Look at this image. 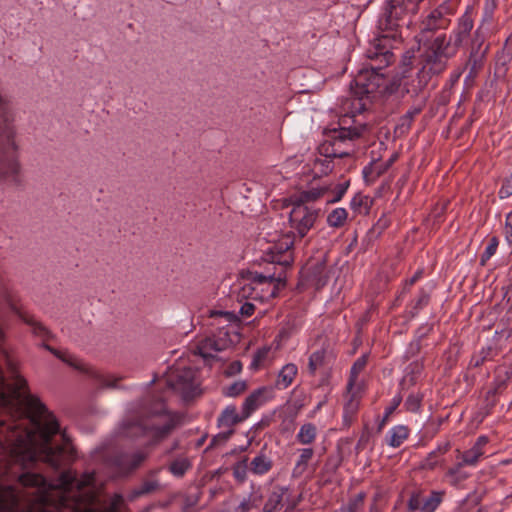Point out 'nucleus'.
<instances>
[{"mask_svg":"<svg viewBox=\"0 0 512 512\" xmlns=\"http://www.w3.org/2000/svg\"><path fill=\"white\" fill-rule=\"evenodd\" d=\"M450 449V443H444L438 446V448L430 452L427 458L424 460L423 467L427 469H433L438 464L439 456L445 454Z\"/></svg>","mask_w":512,"mask_h":512,"instance_id":"nucleus-37","label":"nucleus"},{"mask_svg":"<svg viewBox=\"0 0 512 512\" xmlns=\"http://www.w3.org/2000/svg\"><path fill=\"white\" fill-rule=\"evenodd\" d=\"M482 455L483 450H480L479 446H473L462 454V462L464 465H475Z\"/></svg>","mask_w":512,"mask_h":512,"instance_id":"nucleus-44","label":"nucleus"},{"mask_svg":"<svg viewBox=\"0 0 512 512\" xmlns=\"http://www.w3.org/2000/svg\"><path fill=\"white\" fill-rule=\"evenodd\" d=\"M297 366L293 363H288L279 371L275 387L279 390L286 389L290 386L297 375Z\"/></svg>","mask_w":512,"mask_h":512,"instance_id":"nucleus-29","label":"nucleus"},{"mask_svg":"<svg viewBox=\"0 0 512 512\" xmlns=\"http://www.w3.org/2000/svg\"><path fill=\"white\" fill-rule=\"evenodd\" d=\"M407 69L402 72V97L404 95H410L411 97H417L428 85L431 75L421 68L417 74L409 79L406 75Z\"/></svg>","mask_w":512,"mask_h":512,"instance_id":"nucleus-16","label":"nucleus"},{"mask_svg":"<svg viewBox=\"0 0 512 512\" xmlns=\"http://www.w3.org/2000/svg\"><path fill=\"white\" fill-rule=\"evenodd\" d=\"M447 22V19L443 18L440 12L433 11L427 17L426 21L423 22L422 33L444 28L447 25Z\"/></svg>","mask_w":512,"mask_h":512,"instance_id":"nucleus-32","label":"nucleus"},{"mask_svg":"<svg viewBox=\"0 0 512 512\" xmlns=\"http://www.w3.org/2000/svg\"><path fill=\"white\" fill-rule=\"evenodd\" d=\"M195 375L192 368L176 370L169 375L167 385L175 392L180 393L184 400L193 399L198 394Z\"/></svg>","mask_w":512,"mask_h":512,"instance_id":"nucleus-10","label":"nucleus"},{"mask_svg":"<svg viewBox=\"0 0 512 512\" xmlns=\"http://www.w3.org/2000/svg\"><path fill=\"white\" fill-rule=\"evenodd\" d=\"M422 398L423 397L420 394H410L404 403L405 408L410 412L419 411Z\"/></svg>","mask_w":512,"mask_h":512,"instance_id":"nucleus-49","label":"nucleus"},{"mask_svg":"<svg viewBox=\"0 0 512 512\" xmlns=\"http://www.w3.org/2000/svg\"><path fill=\"white\" fill-rule=\"evenodd\" d=\"M273 468L272 459L266 455L263 448L249 464V471L254 475L262 476L267 474Z\"/></svg>","mask_w":512,"mask_h":512,"instance_id":"nucleus-26","label":"nucleus"},{"mask_svg":"<svg viewBox=\"0 0 512 512\" xmlns=\"http://www.w3.org/2000/svg\"><path fill=\"white\" fill-rule=\"evenodd\" d=\"M247 389V384L245 381H235L229 386L223 388V395L227 397H236L242 394Z\"/></svg>","mask_w":512,"mask_h":512,"instance_id":"nucleus-45","label":"nucleus"},{"mask_svg":"<svg viewBox=\"0 0 512 512\" xmlns=\"http://www.w3.org/2000/svg\"><path fill=\"white\" fill-rule=\"evenodd\" d=\"M422 276V271L418 270L409 280L406 281V286H412L418 281Z\"/></svg>","mask_w":512,"mask_h":512,"instance_id":"nucleus-64","label":"nucleus"},{"mask_svg":"<svg viewBox=\"0 0 512 512\" xmlns=\"http://www.w3.org/2000/svg\"><path fill=\"white\" fill-rule=\"evenodd\" d=\"M402 77L388 79L384 76V83L381 85L378 97H388L397 93L402 94Z\"/></svg>","mask_w":512,"mask_h":512,"instance_id":"nucleus-30","label":"nucleus"},{"mask_svg":"<svg viewBox=\"0 0 512 512\" xmlns=\"http://www.w3.org/2000/svg\"><path fill=\"white\" fill-rule=\"evenodd\" d=\"M365 126L340 127L330 131L329 144H324L322 149L327 158H343L353 152V142L360 138Z\"/></svg>","mask_w":512,"mask_h":512,"instance_id":"nucleus-5","label":"nucleus"},{"mask_svg":"<svg viewBox=\"0 0 512 512\" xmlns=\"http://www.w3.org/2000/svg\"><path fill=\"white\" fill-rule=\"evenodd\" d=\"M367 360H368L367 355H363V356L359 357L352 365L351 370H350L349 380H348L347 387H346L347 393H350L352 390H354L358 375L365 368V366L367 364Z\"/></svg>","mask_w":512,"mask_h":512,"instance_id":"nucleus-31","label":"nucleus"},{"mask_svg":"<svg viewBox=\"0 0 512 512\" xmlns=\"http://www.w3.org/2000/svg\"><path fill=\"white\" fill-rule=\"evenodd\" d=\"M21 494L13 485L0 486V512H34L33 510H20L19 504ZM37 512H49L48 510H38Z\"/></svg>","mask_w":512,"mask_h":512,"instance_id":"nucleus-14","label":"nucleus"},{"mask_svg":"<svg viewBox=\"0 0 512 512\" xmlns=\"http://www.w3.org/2000/svg\"><path fill=\"white\" fill-rule=\"evenodd\" d=\"M422 365L419 362H413L408 365L406 368V373H410V375L418 376L421 373Z\"/></svg>","mask_w":512,"mask_h":512,"instance_id":"nucleus-61","label":"nucleus"},{"mask_svg":"<svg viewBox=\"0 0 512 512\" xmlns=\"http://www.w3.org/2000/svg\"><path fill=\"white\" fill-rule=\"evenodd\" d=\"M424 331L421 332V330L418 331V337L417 339L413 340L410 345H409V348L407 350V354L411 357L413 356H416L420 351H421V348H422V345H421V339L423 337L426 336V334L432 329L431 327H426V328H423Z\"/></svg>","mask_w":512,"mask_h":512,"instance_id":"nucleus-47","label":"nucleus"},{"mask_svg":"<svg viewBox=\"0 0 512 512\" xmlns=\"http://www.w3.org/2000/svg\"><path fill=\"white\" fill-rule=\"evenodd\" d=\"M11 308L26 324L32 328V333L35 336L43 340L52 339L54 337L52 332L41 322L37 321L33 316L21 312L14 305H12Z\"/></svg>","mask_w":512,"mask_h":512,"instance_id":"nucleus-21","label":"nucleus"},{"mask_svg":"<svg viewBox=\"0 0 512 512\" xmlns=\"http://www.w3.org/2000/svg\"><path fill=\"white\" fill-rule=\"evenodd\" d=\"M316 427L312 423H306L301 426L297 434V440L301 444H310L315 440Z\"/></svg>","mask_w":512,"mask_h":512,"instance_id":"nucleus-39","label":"nucleus"},{"mask_svg":"<svg viewBox=\"0 0 512 512\" xmlns=\"http://www.w3.org/2000/svg\"><path fill=\"white\" fill-rule=\"evenodd\" d=\"M497 247L498 239L496 237H492L483 254L481 255V264H485V262L496 253Z\"/></svg>","mask_w":512,"mask_h":512,"instance_id":"nucleus-51","label":"nucleus"},{"mask_svg":"<svg viewBox=\"0 0 512 512\" xmlns=\"http://www.w3.org/2000/svg\"><path fill=\"white\" fill-rule=\"evenodd\" d=\"M296 239L290 235H285L280 241L270 245L263 255V259L275 267H283L286 272L287 268L293 263L292 247Z\"/></svg>","mask_w":512,"mask_h":512,"instance_id":"nucleus-9","label":"nucleus"},{"mask_svg":"<svg viewBox=\"0 0 512 512\" xmlns=\"http://www.w3.org/2000/svg\"><path fill=\"white\" fill-rule=\"evenodd\" d=\"M473 28V20L468 14H464L460 19L457 28L447 38L460 48L463 41L470 34Z\"/></svg>","mask_w":512,"mask_h":512,"instance_id":"nucleus-22","label":"nucleus"},{"mask_svg":"<svg viewBox=\"0 0 512 512\" xmlns=\"http://www.w3.org/2000/svg\"><path fill=\"white\" fill-rule=\"evenodd\" d=\"M423 109V106H417L409 109L401 118L402 125L410 126L414 117L418 115Z\"/></svg>","mask_w":512,"mask_h":512,"instance_id":"nucleus-54","label":"nucleus"},{"mask_svg":"<svg viewBox=\"0 0 512 512\" xmlns=\"http://www.w3.org/2000/svg\"><path fill=\"white\" fill-rule=\"evenodd\" d=\"M349 399L344 405V418L347 420L351 419L357 412L359 408V399L356 397V393L352 390L348 393Z\"/></svg>","mask_w":512,"mask_h":512,"instance_id":"nucleus-42","label":"nucleus"},{"mask_svg":"<svg viewBox=\"0 0 512 512\" xmlns=\"http://www.w3.org/2000/svg\"><path fill=\"white\" fill-rule=\"evenodd\" d=\"M459 51L451 38L442 33L423 44V51L420 55L422 69L431 76L442 74L448 67V63Z\"/></svg>","mask_w":512,"mask_h":512,"instance_id":"nucleus-4","label":"nucleus"},{"mask_svg":"<svg viewBox=\"0 0 512 512\" xmlns=\"http://www.w3.org/2000/svg\"><path fill=\"white\" fill-rule=\"evenodd\" d=\"M348 217V213L344 208H336L332 210L327 216V223L331 227L339 228L342 227Z\"/></svg>","mask_w":512,"mask_h":512,"instance_id":"nucleus-38","label":"nucleus"},{"mask_svg":"<svg viewBox=\"0 0 512 512\" xmlns=\"http://www.w3.org/2000/svg\"><path fill=\"white\" fill-rule=\"evenodd\" d=\"M409 430L406 426H396L390 430V438L388 444L392 447H399L408 437Z\"/></svg>","mask_w":512,"mask_h":512,"instance_id":"nucleus-36","label":"nucleus"},{"mask_svg":"<svg viewBox=\"0 0 512 512\" xmlns=\"http://www.w3.org/2000/svg\"><path fill=\"white\" fill-rule=\"evenodd\" d=\"M331 191V186L323 185L320 187H312L308 190L301 191L294 198V204L307 205L308 203L314 202L323 198Z\"/></svg>","mask_w":512,"mask_h":512,"instance_id":"nucleus-23","label":"nucleus"},{"mask_svg":"<svg viewBox=\"0 0 512 512\" xmlns=\"http://www.w3.org/2000/svg\"><path fill=\"white\" fill-rule=\"evenodd\" d=\"M442 497L443 493L438 491H432L429 495L416 493L410 497L408 507L411 511L434 512L442 502Z\"/></svg>","mask_w":512,"mask_h":512,"instance_id":"nucleus-15","label":"nucleus"},{"mask_svg":"<svg viewBox=\"0 0 512 512\" xmlns=\"http://www.w3.org/2000/svg\"><path fill=\"white\" fill-rule=\"evenodd\" d=\"M233 434H234V429H228L226 431H222V432L216 434L211 439V442L207 449H212V448H215L219 445L226 443Z\"/></svg>","mask_w":512,"mask_h":512,"instance_id":"nucleus-48","label":"nucleus"},{"mask_svg":"<svg viewBox=\"0 0 512 512\" xmlns=\"http://www.w3.org/2000/svg\"><path fill=\"white\" fill-rule=\"evenodd\" d=\"M274 271H266L265 273L260 272H248V279L252 284L257 286L267 285L270 290H268V296L270 298H275L278 295L280 289H283L286 286V273L283 267H273Z\"/></svg>","mask_w":512,"mask_h":512,"instance_id":"nucleus-11","label":"nucleus"},{"mask_svg":"<svg viewBox=\"0 0 512 512\" xmlns=\"http://www.w3.org/2000/svg\"><path fill=\"white\" fill-rule=\"evenodd\" d=\"M191 468L190 461L185 457H180L173 460L168 466V470L176 477H183L184 474Z\"/></svg>","mask_w":512,"mask_h":512,"instance_id":"nucleus-35","label":"nucleus"},{"mask_svg":"<svg viewBox=\"0 0 512 512\" xmlns=\"http://www.w3.org/2000/svg\"><path fill=\"white\" fill-rule=\"evenodd\" d=\"M463 73V70L462 69H459L458 71L452 73L450 75V78L446 84V87L445 89L443 90V93L446 94L448 92H450V90L452 89V87L458 82L461 74Z\"/></svg>","mask_w":512,"mask_h":512,"instance_id":"nucleus-57","label":"nucleus"},{"mask_svg":"<svg viewBox=\"0 0 512 512\" xmlns=\"http://www.w3.org/2000/svg\"><path fill=\"white\" fill-rule=\"evenodd\" d=\"M42 347L45 350H47L50 353H52L54 356H56L58 359H60L64 363L68 364L69 366L74 367L76 369H82V367L78 363L77 358L74 357L73 355H71L69 353H66V352H61V351L55 349L54 347H52V346H50V345H48L46 343H43Z\"/></svg>","mask_w":512,"mask_h":512,"instance_id":"nucleus-34","label":"nucleus"},{"mask_svg":"<svg viewBox=\"0 0 512 512\" xmlns=\"http://www.w3.org/2000/svg\"><path fill=\"white\" fill-rule=\"evenodd\" d=\"M490 45L485 43V36L480 29L474 32L468 59L463 68V71L468 70L466 75V82H472L483 70Z\"/></svg>","mask_w":512,"mask_h":512,"instance_id":"nucleus-6","label":"nucleus"},{"mask_svg":"<svg viewBox=\"0 0 512 512\" xmlns=\"http://www.w3.org/2000/svg\"><path fill=\"white\" fill-rule=\"evenodd\" d=\"M331 355L329 346L325 345L312 352L308 362L309 373L314 375L319 368L327 365Z\"/></svg>","mask_w":512,"mask_h":512,"instance_id":"nucleus-24","label":"nucleus"},{"mask_svg":"<svg viewBox=\"0 0 512 512\" xmlns=\"http://www.w3.org/2000/svg\"><path fill=\"white\" fill-rule=\"evenodd\" d=\"M243 413H237V409L234 405L227 406L219 415L217 419L218 427H226L228 429H233V426L238 423L243 422L246 418H242Z\"/></svg>","mask_w":512,"mask_h":512,"instance_id":"nucleus-25","label":"nucleus"},{"mask_svg":"<svg viewBox=\"0 0 512 512\" xmlns=\"http://www.w3.org/2000/svg\"><path fill=\"white\" fill-rule=\"evenodd\" d=\"M398 157V153H393L384 163H377L376 161H373L369 166H366L363 169L364 178L368 179L370 177H380L397 161Z\"/></svg>","mask_w":512,"mask_h":512,"instance_id":"nucleus-27","label":"nucleus"},{"mask_svg":"<svg viewBox=\"0 0 512 512\" xmlns=\"http://www.w3.org/2000/svg\"><path fill=\"white\" fill-rule=\"evenodd\" d=\"M158 472H159V470L151 471L149 476L146 479H144L139 484V486H137L133 490L132 497L135 498V497L142 496V495H148V494H151V493L155 492L156 490H158L160 487V484H159L158 480L156 479V475Z\"/></svg>","mask_w":512,"mask_h":512,"instance_id":"nucleus-28","label":"nucleus"},{"mask_svg":"<svg viewBox=\"0 0 512 512\" xmlns=\"http://www.w3.org/2000/svg\"><path fill=\"white\" fill-rule=\"evenodd\" d=\"M429 300H430V295L427 292H425L424 290H421L417 300L414 303L413 314H417L419 310H421L422 308L427 306L429 303Z\"/></svg>","mask_w":512,"mask_h":512,"instance_id":"nucleus-52","label":"nucleus"},{"mask_svg":"<svg viewBox=\"0 0 512 512\" xmlns=\"http://www.w3.org/2000/svg\"><path fill=\"white\" fill-rule=\"evenodd\" d=\"M416 379V376L410 375V373H406L401 380L400 386L402 387V389L409 388L416 383Z\"/></svg>","mask_w":512,"mask_h":512,"instance_id":"nucleus-60","label":"nucleus"},{"mask_svg":"<svg viewBox=\"0 0 512 512\" xmlns=\"http://www.w3.org/2000/svg\"><path fill=\"white\" fill-rule=\"evenodd\" d=\"M255 311V305L250 302H245L241 305L239 314L243 317H250Z\"/></svg>","mask_w":512,"mask_h":512,"instance_id":"nucleus-58","label":"nucleus"},{"mask_svg":"<svg viewBox=\"0 0 512 512\" xmlns=\"http://www.w3.org/2000/svg\"><path fill=\"white\" fill-rule=\"evenodd\" d=\"M147 458V454L142 451L133 453H121L115 457V464L119 469L130 472L138 468Z\"/></svg>","mask_w":512,"mask_h":512,"instance_id":"nucleus-18","label":"nucleus"},{"mask_svg":"<svg viewBox=\"0 0 512 512\" xmlns=\"http://www.w3.org/2000/svg\"><path fill=\"white\" fill-rule=\"evenodd\" d=\"M319 215L320 209L293 203L289 222L294 239L302 240L305 238L308 232L314 227Z\"/></svg>","mask_w":512,"mask_h":512,"instance_id":"nucleus-8","label":"nucleus"},{"mask_svg":"<svg viewBox=\"0 0 512 512\" xmlns=\"http://www.w3.org/2000/svg\"><path fill=\"white\" fill-rule=\"evenodd\" d=\"M505 235L509 243L512 242V211L507 215L505 221Z\"/></svg>","mask_w":512,"mask_h":512,"instance_id":"nucleus-59","label":"nucleus"},{"mask_svg":"<svg viewBox=\"0 0 512 512\" xmlns=\"http://www.w3.org/2000/svg\"><path fill=\"white\" fill-rule=\"evenodd\" d=\"M21 171L14 114L8 99L0 94V179L19 187L23 184Z\"/></svg>","mask_w":512,"mask_h":512,"instance_id":"nucleus-3","label":"nucleus"},{"mask_svg":"<svg viewBox=\"0 0 512 512\" xmlns=\"http://www.w3.org/2000/svg\"><path fill=\"white\" fill-rule=\"evenodd\" d=\"M370 204L371 201L369 200V197L358 193L352 198L350 202V207L351 209L359 213H362V207H364L365 213H367L370 208Z\"/></svg>","mask_w":512,"mask_h":512,"instance_id":"nucleus-43","label":"nucleus"},{"mask_svg":"<svg viewBox=\"0 0 512 512\" xmlns=\"http://www.w3.org/2000/svg\"><path fill=\"white\" fill-rule=\"evenodd\" d=\"M11 308L26 324L32 328V333L35 336L43 340L52 339L54 337L52 332L41 322L37 321L33 316L21 312L14 305H12Z\"/></svg>","mask_w":512,"mask_h":512,"instance_id":"nucleus-20","label":"nucleus"},{"mask_svg":"<svg viewBox=\"0 0 512 512\" xmlns=\"http://www.w3.org/2000/svg\"><path fill=\"white\" fill-rule=\"evenodd\" d=\"M512 195V174L503 181L499 190L500 198H507Z\"/></svg>","mask_w":512,"mask_h":512,"instance_id":"nucleus-55","label":"nucleus"},{"mask_svg":"<svg viewBox=\"0 0 512 512\" xmlns=\"http://www.w3.org/2000/svg\"><path fill=\"white\" fill-rule=\"evenodd\" d=\"M221 316L225 318L227 322H235L238 320V316L234 312L229 311H211L210 317Z\"/></svg>","mask_w":512,"mask_h":512,"instance_id":"nucleus-56","label":"nucleus"},{"mask_svg":"<svg viewBox=\"0 0 512 512\" xmlns=\"http://www.w3.org/2000/svg\"><path fill=\"white\" fill-rule=\"evenodd\" d=\"M314 451L312 448H305L301 450V454L299 459L296 462L295 467L293 468V476L300 477L306 470L308 462L312 459Z\"/></svg>","mask_w":512,"mask_h":512,"instance_id":"nucleus-33","label":"nucleus"},{"mask_svg":"<svg viewBox=\"0 0 512 512\" xmlns=\"http://www.w3.org/2000/svg\"><path fill=\"white\" fill-rule=\"evenodd\" d=\"M295 506L296 501L292 497L290 490L287 487L275 486L269 495L263 512H274L283 509L284 512H290Z\"/></svg>","mask_w":512,"mask_h":512,"instance_id":"nucleus-12","label":"nucleus"},{"mask_svg":"<svg viewBox=\"0 0 512 512\" xmlns=\"http://www.w3.org/2000/svg\"><path fill=\"white\" fill-rule=\"evenodd\" d=\"M497 354L492 346L483 347L478 355H474L470 360V366L480 367L485 361L491 360Z\"/></svg>","mask_w":512,"mask_h":512,"instance_id":"nucleus-40","label":"nucleus"},{"mask_svg":"<svg viewBox=\"0 0 512 512\" xmlns=\"http://www.w3.org/2000/svg\"><path fill=\"white\" fill-rule=\"evenodd\" d=\"M512 60V46L507 42L496 54L494 76L497 79H504L508 72V65Z\"/></svg>","mask_w":512,"mask_h":512,"instance_id":"nucleus-19","label":"nucleus"},{"mask_svg":"<svg viewBox=\"0 0 512 512\" xmlns=\"http://www.w3.org/2000/svg\"><path fill=\"white\" fill-rule=\"evenodd\" d=\"M270 390L266 387H261L253 391L243 402L241 412L242 418H248L255 410L267 401L266 394Z\"/></svg>","mask_w":512,"mask_h":512,"instance_id":"nucleus-17","label":"nucleus"},{"mask_svg":"<svg viewBox=\"0 0 512 512\" xmlns=\"http://www.w3.org/2000/svg\"><path fill=\"white\" fill-rule=\"evenodd\" d=\"M405 9L402 4L390 1L384 9L383 14L378 20L379 34L374 38L371 45H374L376 40L387 36L388 41L385 42L390 49L392 48L391 40L396 38V30L402 25L403 15Z\"/></svg>","mask_w":512,"mask_h":512,"instance_id":"nucleus-7","label":"nucleus"},{"mask_svg":"<svg viewBox=\"0 0 512 512\" xmlns=\"http://www.w3.org/2000/svg\"><path fill=\"white\" fill-rule=\"evenodd\" d=\"M117 378H105L102 380V386L106 388H117Z\"/></svg>","mask_w":512,"mask_h":512,"instance_id":"nucleus-63","label":"nucleus"},{"mask_svg":"<svg viewBox=\"0 0 512 512\" xmlns=\"http://www.w3.org/2000/svg\"><path fill=\"white\" fill-rule=\"evenodd\" d=\"M387 41V36H384L376 40L374 45H370L366 50V56L377 64L361 69L351 83L349 108L353 116L364 113L372 101L378 98L381 85L384 83V74L380 73V70L394 59L390 46L383 43Z\"/></svg>","mask_w":512,"mask_h":512,"instance_id":"nucleus-1","label":"nucleus"},{"mask_svg":"<svg viewBox=\"0 0 512 512\" xmlns=\"http://www.w3.org/2000/svg\"><path fill=\"white\" fill-rule=\"evenodd\" d=\"M269 353V348L259 349L253 356V360L251 362V367L257 369L267 358Z\"/></svg>","mask_w":512,"mask_h":512,"instance_id":"nucleus-53","label":"nucleus"},{"mask_svg":"<svg viewBox=\"0 0 512 512\" xmlns=\"http://www.w3.org/2000/svg\"><path fill=\"white\" fill-rule=\"evenodd\" d=\"M349 186V181H346L344 183L337 184L335 188L333 189V196L330 198L328 197L326 199L327 203H335L342 199L344 194L346 193V190Z\"/></svg>","mask_w":512,"mask_h":512,"instance_id":"nucleus-50","label":"nucleus"},{"mask_svg":"<svg viewBox=\"0 0 512 512\" xmlns=\"http://www.w3.org/2000/svg\"><path fill=\"white\" fill-rule=\"evenodd\" d=\"M167 413L164 399L157 395H148L140 401L120 426V433L125 437H149L153 442L166 438L175 428L172 418L163 420Z\"/></svg>","mask_w":512,"mask_h":512,"instance_id":"nucleus-2","label":"nucleus"},{"mask_svg":"<svg viewBox=\"0 0 512 512\" xmlns=\"http://www.w3.org/2000/svg\"><path fill=\"white\" fill-rule=\"evenodd\" d=\"M247 462L248 457H244L242 460L236 462L232 467L233 476L238 482L243 483L247 478V469H249Z\"/></svg>","mask_w":512,"mask_h":512,"instance_id":"nucleus-41","label":"nucleus"},{"mask_svg":"<svg viewBox=\"0 0 512 512\" xmlns=\"http://www.w3.org/2000/svg\"><path fill=\"white\" fill-rule=\"evenodd\" d=\"M365 495L363 493H359L356 498L351 502L349 507V512H355L359 509V504L363 502Z\"/></svg>","mask_w":512,"mask_h":512,"instance_id":"nucleus-62","label":"nucleus"},{"mask_svg":"<svg viewBox=\"0 0 512 512\" xmlns=\"http://www.w3.org/2000/svg\"><path fill=\"white\" fill-rule=\"evenodd\" d=\"M228 332H220L219 335L207 337L197 345V354L204 359L214 358L213 352H221L231 345Z\"/></svg>","mask_w":512,"mask_h":512,"instance_id":"nucleus-13","label":"nucleus"},{"mask_svg":"<svg viewBox=\"0 0 512 512\" xmlns=\"http://www.w3.org/2000/svg\"><path fill=\"white\" fill-rule=\"evenodd\" d=\"M464 463L461 461L454 467L449 468L447 476L451 478L453 484H457L468 477V474L462 471Z\"/></svg>","mask_w":512,"mask_h":512,"instance_id":"nucleus-46","label":"nucleus"}]
</instances>
